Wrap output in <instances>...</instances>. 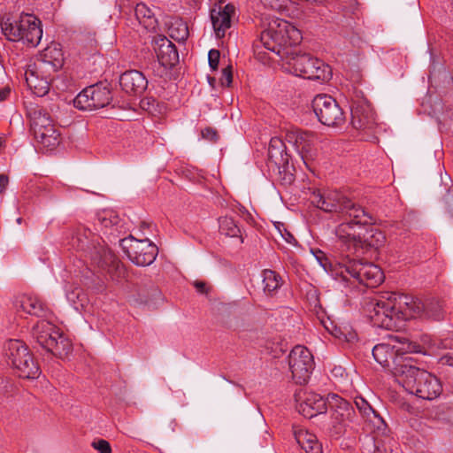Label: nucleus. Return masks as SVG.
Wrapping results in <instances>:
<instances>
[{
	"mask_svg": "<svg viewBox=\"0 0 453 453\" xmlns=\"http://www.w3.org/2000/svg\"><path fill=\"white\" fill-rule=\"evenodd\" d=\"M302 40L299 29L284 19H273L255 42L254 51L259 57L263 48L280 58L286 68L296 76L309 80L328 81L332 71L329 65L310 54L298 53L292 46Z\"/></svg>",
	"mask_w": 453,
	"mask_h": 453,
	"instance_id": "obj_1",
	"label": "nucleus"
},
{
	"mask_svg": "<svg viewBox=\"0 0 453 453\" xmlns=\"http://www.w3.org/2000/svg\"><path fill=\"white\" fill-rule=\"evenodd\" d=\"M365 308L375 326L395 330L403 321L424 314L425 305L413 296L385 293L368 300Z\"/></svg>",
	"mask_w": 453,
	"mask_h": 453,
	"instance_id": "obj_2",
	"label": "nucleus"
},
{
	"mask_svg": "<svg viewBox=\"0 0 453 453\" xmlns=\"http://www.w3.org/2000/svg\"><path fill=\"white\" fill-rule=\"evenodd\" d=\"M393 375L407 392L425 400L440 395L441 386L436 377L416 366L412 358L398 359Z\"/></svg>",
	"mask_w": 453,
	"mask_h": 453,
	"instance_id": "obj_3",
	"label": "nucleus"
},
{
	"mask_svg": "<svg viewBox=\"0 0 453 453\" xmlns=\"http://www.w3.org/2000/svg\"><path fill=\"white\" fill-rule=\"evenodd\" d=\"M372 217L366 212V219L361 222L351 218L342 222L335 228V235L348 250L379 249L385 243V235L378 228L371 226Z\"/></svg>",
	"mask_w": 453,
	"mask_h": 453,
	"instance_id": "obj_4",
	"label": "nucleus"
},
{
	"mask_svg": "<svg viewBox=\"0 0 453 453\" xmlns=\"http://www.w3.org/2000/svg\"><path fill=\"white\" fill-rule=\"evenodd\" d=\"M0 27L7 40L21 42L29 47H36L42 37L41 20L30 13H21L16 18L4 16Z\"/></svg>",
	"mask_w": 453,
	"mask_h": 453,
	"instance_id": "obj_5",
	"label": "nucleus"
},
{
	"mask_svg": "<svg viewBox=\"0 0 453 453\" xmlns=\"http://www.w3.org/2000/svg\"><path fill=\"white\" fill-rule=\"evenodd\" d=\"M311 203L326 212L336 213L342 221L354 218L357 222L366 219V211L337 190H316L311 196Z\"/></svg>",
	"mask_w": 453,
	"mask_h": 453,
	"instance_id": "obj_6",
	"label": "nucleus"
},
{
	"mask_svg": "<svg viewBox=\"0 0 453 453\" xmlns=\"http://www.w3.org/2000/svg\"><path fill=\"white\" fill-rule=\"evenodd\" d=\"M35 342L48 352L64 358L72 350L70 341L48 319L39 320L32 328Z\"/></svg>",
	"mask_w": 453,
	"mask_h": 453,
	"instance_id": "obj_7",
	"label": "nucleus"
},
{
	"mask_svg": "<svg viewBox=\"0 0 453 453\" xmlns=\"http://www.w3.org/2000/svg\"><path fill=\"white\" fill-rule=\"evenodd\" d=\"M337 265L343 280H348L347 275H349L358 283L369 288L377 287L384 280V274L378 265L351 259L349 255L342 256Z\"/></svg>",
	"mask_w": 453,
	"mask_h": 453,
	"instance_id": "obj_8",
	"label": "nucleus"
},
{
	"mask_svg": "<svg viewBox=\"0 0 453 453\" xmlns=\"http://www.w3.org/2000/svg\"><path fill=\"white\" fill-rule=\"evenodd\" d=\"M31 129L38 143L48 150L59 144V132L56 129L50 114L36 105L27 110Z\"/></svg>",
	"mask_w": 453,
	"mask_h": 453,
	"instance_id": "obj_9",
	"label": "nucleus"
},
{
	"mask_svg": "<svg viewBox=\"0 0 453 453\" xmlns=\"http://www.w3.org/2000/svg\"><path fill=\"white\" fill-rule=\"evenodd\" d=\"M59 62L55 65L48 62H32L27 65L24 78L27 88L37 96H45L50 90L51 75L59 68Z\"/></svg>",
	"mask_w": 453,
	"mask_h": 453,
	"instance_id": "obj_10",
	"label": "nucleus"
},
{
	"mask_svg": "<svg viewBox=\"0 0 453 453\" xmlns=\"http://www.w3.org/2000/svg\"><path fill=\"white\" fill-rule=\"evenodd\" d=\"M6 356L19 376L25 379H36L40 369L33 360L27 347L19 340H10L6 346Z\"/></svg>",
	"mask_w": 453,
	"mask_h": 453,
	"instance_id": "obj_11",
	"label": "nucleus"
},
{
	"mask_svg": "<svg viewBox=\"0 0 453 453\" xmlns=\"http://www.w3.org/2000/svg\"><path fill=\"white\" fill-rule=\"evenodd\" d=\"M120 246L129 260L139 266L151 265L158 253L157 247L148 238L138 240L130 235L120 240Z\"/></svg>",
	"mask_w": 453,
	"mask_h": 453,
	"instance_id": "obj_12",
	"label": "nucleus"
},
{
	"mask_svg": "<svg viewBox=\"0 0 453 453\" xmlns=\"http://www.w3.org/2000/svg\"><path fill=\"white\" fill-rule=\"evenodd\" d=\"M313 111L320 123L339 127L345 123V115L335 99L328 95H318L312 101Z\"/></svg>",
	"mask_w": 453,
	"mask_h": 453,
	"instance_id": "obj_13",
	"label": "nucleus"
},
{
	"mask_svg": "<svg viewBox=\"0 0 453 453\" xmlns=\"http://www.w3.org/2000/svg\"><path fill=\"white\" fill-rule=\"evenodd\" d=\"M111 101L110 88L100 83L88 86L80 92L73 100V105L82 111H93L107 106Z\"/></svg>",
	"mask_w": 453,
	"mask_h": 453,
	"instance_id": "obj_14",
	"label": "nucleus"
},
{
	"mask_svg": "<svg viewBox=\"0 0 453 453\" xmlns=\"http://www.w3.org/2000/svg\"><path fill=\"white\" fill-rule=\"evenodd\" d=\"M288 365L296 383L304 384L310 379L314 367L313 357L307 348L297 345L288 355Z\"/></svg>",
	"mask_w": 453,
	"mask_h": 453,
	"instance_id": "obj_15",
	"label": "nucleus"
},
{
	"mask_svg": "<svg viewBox=\"0 0 453 453\" xmlns=\"http://www.w3.org/2000/svg\"><path fill=\"white\" fill-rule=\"evenodd\" d=\"M413 348L411 343H408L405 339H399L397 336L391 338L390 343H380L373 347L372 356L377 363L384 367H389L392 361L394 366L398 359L411 358L410 357H395V353L399 352H411ZM392 368V372L394 371Z\"/></svg>",
	"mask_w": 453,
	"mask_h": 453,
	"instance_id": "obj_16",
	"label": "nucleus"
},
{
	"mask_svg": "<svg viewBox=\"0 0 453 453\" xmlns=\"http://www.w3.org/2000/svg\"><path fill=\"white\" fill-rule=\"evenodd\" d=\"M287 140L292 143L303 163L308 162L315 155L316 134L312 132L293 129L287 134Z\"/></svg>",
	"mask_w": 453,
	"mask_h": 453,
	"instance_id": "obj_17",
	"label": "nucleus"
},
{
	"mask_svg": "<svg viewBox=\"0 0 453 453\" xmlns=\"http://www.w3.org/2000/svg\"><path fill=\"white\" fill-rule=\"evenodd\" d=\"M296 410L304 418H311L326 410L327 401L313 392H299L296 395Z\"/></svg>",
	"mask_w": 453,
	"mask_h": 453,
	"instance_id": "obj_18",
	"label": "nucleus"
},
{
	"mask_svg": "<svg viewBox=\"0 0 453 453\" xmlns=\"http://www.w3.org/2000/svg\"><path fill=\"white\" fill-rule=\"evenodd\" d=\"M327 403L331 409V419L334 426H345L348 422L353 421L355 411L348 401L333 394L328 396Z\"/></svg>",
	"mask_w": 453,
	"mask_h": 453,
	"instance_id": "obj_19",
	"label": "nucleus"
},
{
	"mask_svg": "<svg viewBox=\"0 0 453 453\" xmlns=\"http://www.w3.org/2000/svg\"><path fill=\"white\" fill-rule=\"evenodd\" d=\"M353 127L364 131H373L376 127L375 116L371 107L361 102H354L350 106Z\"/></svg>",
	"mask_w": 453,
	"mask_h": 453,
	"instance_id": "obj_20",
	"label": "nucleus"
},
{
	"mask_svg": "<svg viewBox=\"0 0 453 453\" xmlns=\"http://www.w3.org/2000/svg\"><path fill=\"white\" fill-rule=\"evenodd\" d=\"M234 13V7L232 4L224 7L219 5L211 11V19L217 38L224 37L226 30L231 27Z\"/></svg>",
	"mask_w": 453,
	"mask_h": 453,
	"instance_id": "obj_21",
	"label": "nucleus"
},
{
	"mask_svg": "<svg viewBox=\"0 0 453 453\" xmlns=\"http://www.w3.org/2000/svg\"><path fill=\"white\" fill-rule=\"evenodd\" d=\"M154 50L159 63L171 67L179 61V55L174 44L165 36H159L154 41Z\"/></svg>",
	"mask_w": 453,
	"mask_h": 453,
	"instance_id": "obj_22",
	"label": "nucleus"
},
{
	"mask_svg": "<svg viewBox=\"0 0 453 453\" xmlns=\"http://www.w3.org/2000/svg\"><path fill=\"white\" fill-rule=\"evenodd\" d=\"M119 85L127 94L140 95L147 88L148 81L140 71L130 70L120 75Z\"/></svg>",
	"mask_w": 453,
	"mask_h": 453,
	"instance_id": "obj_23",
	"label": "nucleus"
},
{
	"mask_svg": "<svg viewBox=\"0 0 453 453\" xmlns=\"http://www.w3.org/2000/svg\"><path fill=\"white\" fill-rule=\"evenodd\" d=\"M17 311H23L27 314L41 318H49L50 312L44 308L40 300L34 296L22 295L14 301Z\"/></svg>",
	"mask_w": 453,
	"mask_h": 453,
	"instance_id": "obj_24",
	"label": "nucleus"
},
{
	"mask_svg": "<svg viewBox=\"0 0 453 453\" xmlns=\"http://www.w3.org/2000/svg\"><path fill=\"white\" fill-rule=\"evenodd\" d=\"M134 15L139 24L146 30L156 31L157 27V19L156 18L155 12L146 4H137L134 8Z\"/></svg>",
	"mask_w": 453,
	"mask_h": 453,
	"instance_id": "obj_25",
	"label": "nucleus"
},
{
	"mask_svg": "<svg viewBox=\"0 0 453 453\" xmlns=\"http://www.w3.org/2000/svg\"><path fill=\"white\" fill-rule=\"evenodd\" d=\"M295 438L299 446L306 453H322V446L315 434L300 429L295 432Z\"/></svg>",
	"mask_w": 453,
	"mask_h": 453,
	"instance_id": "obj_26",
	"label": "nucleus"
},
{
	"mask_svg": "<svg viewBox=\"0 0 453 453\" xmlns=\"http://www.w3.org/2000/svg\"><path fill=\"white\" fill-rule=\"evenodd\" d=\"M168 33L173 40L183 42L188 37V27L181 19L172 18L168 24Z\"/></svg>",
	"mask_w": 453,
	"mask_h": 453,
	"instance_id": "obj_27",
	"label": "nucleus"
},
{
	"mask_svg": "<svg viewBox=\"0 0 453 453\" xmlns=\"http://www.w3.org/2000/svg\"><path fill=\"white\" fill-rule=\"evenodd\" d=\"M355 404L363 416L368 418L370 421L378 425V428H380V424L384 425L380 417L363 397H357L355 400Z\"/></svg>",
	"mask_w": 453,
	"mask_h": 453,
	"instance_id": "obj_28",
	"label": "nucleus"
},
{
	"mask_svg": "<svg viewBox=\"0 0 453 453\" xmlns=\"http://www.w3.org/2000/svg\"><path fill=\"white\" fill-rule=\"evenodd\" d=\"M219 231L222 234L230 237H237L240 234V228L232 218L222 217L219 220Z\"/></svg>",
	"mask_w": 453,
	"mask_h": 453,
	"instance_id": "obj_29",
	"label": "nucleus"
},
{
	"mask_svg": "<svg viewBox=\"0 0 453 453\" xmlns=\"http://www.w3.org/2000/svg\"><path fill=\"white\" fill-rule=\"evenodd\" d=\"M264 290L272 293L280 286V278L272 270L263 272Z\"/></svg>",
	"mask_w": 453,
	"mask_h": 453,
	"instance_id": "obj_30",
	"label": "nucleus"
},
{
	"mask_svg": "<svg viewBox=\"0 0 453 453\" xmlns=\"http://www.w3.org/2000/svg\"><path fill=\"white\" fill-rule=\"evenodd\" d=\"M37 62H48L49 64L55 65V63L59 62V68L63 63V53L62 50L58 48L57 45L50 46L45 49L43 58L37 60Z\"/></svg>",
	"mask_w": 453,
	"mask_h": 453,
	"instance_id": "obj_31",
	"label": "nucleus"
},
{
	"mask_svg": "<svg viewBox=\"0 0 453 453\" xmlns=\"http://www.w3.org/2000/svg\"><path fill=\"white\" fill-rule=\"evenodd\" d=\"M66 298L76 311L82 308L87 300L86 295L79 287H75L72 290H67Z\"/></svg>",
	"mask_w": 453,
	"mask_h": 453,
	"instance_id": "obj_32",
	"label": "nucleus"
},
{
	"mask_svg": "<svg viewBox=\"0 0 453 453\" xmlns=\"http://www.w3.org/2000/svg\"><path fill=\"white\" fill-rule=\"evenodd\" d=\"M312 254L316 260L319 262V265L326 271H331L332 273L334 272L336 275H340V266L337 265V263L341 260V258L335 262L334 265H333L331 262L328 261V258L326 257L325 253L319 250H312Z\"/></svg>",
	"mask_w": 453,
	"mask_h": 453,
	"instance_id": "obj_33",
	"label": "nucleus"
},
{
	"mask_svg": "<svg viewBox=\"0 0 453 453\" xmlns=\"http://www.w3.org/2000/svg\"><path fill=\"white\" fill-rule=\"evenodd\" d=\"M98 224L104 228H108L119 224V216L112 211H103L97 215Z\"/></svg>",
	"mask_w": 453,
	"mask_h": 453,
	"instance_id": "obj_34",
	"label": "nucleus"
},
{
	"mask_svg": "<svg viewBox=\"0 0 453 453\" xmlns=\"http://www.w3.org/2000/svg\"><path fill=\"white\" fill-rule=\"evenodd\" d=\"M425 316L434 320L443 319V306L440 302H432L424 310Z\"/></svg>",
	"mask_w": 453,
	"mask_h": 453,
	"instance_id": "obj_35",
	"label": "nucleus"
},
{
	"mask_svg": "<svg viewBox=\"0 0 453 453\" xmlns=\"http://www.w3.org/2000/svg\"><path fill=\"white\" fill-rule=\"evenodd\" d=\"M91 446L99 453H111V448L110 443L104 439H98L92 441Z\"/></svg>",
	"mask_w": 453,
	"mask_h": 453,
	"instance_id": "obj_36",
	"label": "nucleus"
},
{
	"mask_svg": "<svg viewBox=\"0 0 453 453\" xmlns=\"http://www.w3.org/2000/svg\"><path fill=\"white\" fill-rule=\"evenodd\" d=\"M103 255L101 256L98 263L102 265V266L109 265L110 264H114L115 256L110 250L102 249Z\"/></svg>",
	"mask_w": 453,
	"mask_h": 453,
	"instance_id": "obj_37",
	"label": "nucleus"
},
{
	"mask_svg": "<svg viewBox=\"0 0 453 453\" xmlns=\"http://www.w3.org/2000/svg\"><path fill=\"white\" fill-rule=\"evenodd\" d=\"M220 53L218 50H211L208 53L209 65L212 70L219 66Z\"/></svg>",
	"mask_w": 453,
	"mask_h": 453,
	"instance_id": "obj_38",
	"label": "nucleus"
},
{
	"mask_svg": "<svg viewBox=\"0 0 453 453\" xmlns=\"http://www.w3.org/2000/svg\"><path fill=\"white\" fill-rule=\"evenodd\" d=\"M233 76L232 73L228 68H225L222 71V75L220 78V83L222 86L229 87L232 83Z\"/></svg>",
	"mask_w": 453,
	"mask_h": 453,
	"instance_id": "obj_39",
	"label": "nucleus"
},
{
	"mask_svg": "<svg viewBox=\"0 0 453 453\" xmlns=\"http://www.w3.org/2000/svg\"><path fill=\"white\" fill-rule=\"evenodd\" d=\"M155 99L146 97L141 101V107L146 111H151L155 106Z\"/></svg>",
	"mask_w": 453,
	"mask_h": 453,
	"instance_id": "obj_40",
	"label": "nucleus"
},
{
	"mask_svg": "<svg viewBox=\"0 0 453 453\" xmlns=\"http://www.w3.org/2000/svg\"><path fill=\"white\" fill-rule=\"evenodd\" d=\"M12 386L6 379L0 378V395H4Z\"/></svg>",
	"mask_w": 453,
	"mask_h": 453,
	"instance_id": "obj_41",
	"label": "nucleus"
},
{
	"mask_svg": "<svg viewBox=\"0 0 453 453\" xmlns=\"http://www.w3.org/2000/svg\"><path fill=\"white\" fill-rule=\"evenodd\" d=\"M280 236L286 242L289 244H293L296 242V239L293 236V234L287 229H283V232L280 234Z\"/></svg>",
	"mask_w": 453,
	"mask_h": 453,
	"instance_id": "obj_42",
	"label": "nucleus"
},
{
	"mask_svg": "<svg viewBox=\"0 0 453 453\" xmlns=\"http://www.w3.org/2000/svg\"><path fill=\"white\" fill-rule=\"evenodd\" d=\"M8 182H9L8 177L4 174H0V194L4 192L7 185H8Z\"/></svg>",
	"mask_w": 453,
	"mask_h": 453,
	"instance_id": "obj_43",
	"label": "nucleus"
},
{
	"mask_svg": "<svg viewBox=\"0 0 453 453\" xmlns=\"http://www.w3.org/2000/svg\"><path fill=\"white\" fill-rule=\"evenodd\" d=\"M194 286L196 288V290L201 294L206 293L207 291L206 285L203 281H196L194 283Z\"/></svg>",
	"mask_w": 453,
	"mask_h": 453,
	"instance_id": "obj_44",
	"label": "nucleus"
},
{
	"mask_svg": "<svg viewBox=\"0 0 453 453\" xmlns=\"http://www.w3.org/2000/svg\"><path fill=\"white\" fill-rule=\"evenodd\" d=\"M11 89L9 88H3L0 89V102L4 101L10 95Z\"/></svg>",
	"mask_w": 453,
	"mask_h": 453,
	"instance_id": "obj_45",
	"label": "nucleus"
},
{
	"mask_svg": "<svg viewBox=\"0 0 453 453\" xmlns=\"http://www.w3.org/2000/svg\"><path fill=\"white\" fill-rule=\"evenodd\" d=\"M274 226H275V228L277 229V231L279 232L280 234L283 232V229H286L284 227V225L282 223H280V222L276 223Z\"/></svg>",
	"mask_w": 453,
	"mask_h": 453,
	"instance_id": "obj_46",
	"label": "nucleus"
},
{
	"mask_svg": "<svg viewBox=\"0 0 453 453\" xmlns=\"http://www.w3.org/2000/svg\"><path fill=\"white\" fill-rule=\"evenodd\" d=\"M78 242H80L79 246L83 249L86 245V242H84L80 236L77 237Z\"/></svg>",
	"mask_w": 453,
	"mask_h": 453,
	"instance_id": "obj_47",
	"label": "nucleus"
},
{
	"mask_svg": "<svg viewBox=\"0 0 453 453\" xmlns=\"http://www.w3.org/2000/svg\"><path fill=\"white\" fill-rule=\"evenodd\" d=\"M277 143H280V141L278 139H272L271 140V146L274 147Z\"/></svg>",
	"mask_w": 453,
	"mask_h": 453,
	"instance_id": "obj_48",
	"label": "nucleus"
},
{
	"mask_svg": "<svg viewBox=\"0 0 453 453\" xmlns=\"http://www.w3.org/2000/svg\"><path fill=\"white\" fill-rule=\"evenodd\" d=\"M17 221H18V223H19V224H20V222H21V219H20V218H19V219H17Z\"/></svg>",
	"mask_w": 453,
	"mask_h": 453,
	"instance_id": "obj_49",
	"label": "nucleus"
},
{
	"mask_svg": "<svg viewBox=\"0 0 453 453\" xmlns=\"http://www.w3.org/2000/svg\"><path fill=\"white\" fill-rule=\"evenodd\" d=\"M373 447H375L379 450L378 446L376 445V442H374Z\"/></svg>",
	"mask_w": 453,
	"mask_h": 453,
	"instance_id": "obj_50",
	"label": "nucleus"
},
{
	"mask_svg": "<svg viewBox=\"0 0 453 453\" xmlns=\"http://www.w3.org/2000/svg\"><path fill=\"white\" fill-rule=\"evenodd\" d=\"M219 4H223L224 0H219Z\"/></svg>",
	"mask_w": 453,
	"mask_h": 453,
	"instance_id": "obj_51",
	"label": "nucleus"
},
{
	"mask_svg": "<svg viewBox=\"0 0 453 453\" xmlns=\"http://www.w3.org/2000/svg\"><path fill=\"white\" fill-rule=\"evenodd\" d=\"M85 238L88 239V235L87 234V233L85 234Z\"/></svg>",
	"mask_w": 453,
	"mask_h": 453,
	"instance_id": "obj_52",
	"label": "nucleus"
}]
</instances>
